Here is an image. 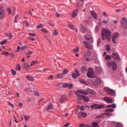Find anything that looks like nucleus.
I'll use <instances>...</instances> for the list:
<instances>
[{
  "label": "nucleus",
  "instance_id": "f257e3e1",
  "mask_svg": "<svg viewBox=\"0 0 127 127\" xmlns=\"http://www.w3.org/2000/svg\"><path fill=\"white\" fill-rule=\"evenodd\" d=\"M111 36H112V32L111 30H110V29L102 28L101 37L103 40L111 41Z\"/></svg>",
  "mask_w": 127,
  "mask_h": 127
},
{
  "label": "nucleus",
  "instance_id": "f03ea898",
  "mask_svg": "<svg viewBox=\"0 0 127 127\" xmlns=\"http://www.w3.org/2000/svg\"><path fill=\"white\" fill-rule=\"evenodd\" d=\"M120 23L122 28H124V29H127V20L126 17H123L121 18Z\"/></svg>",
  "mask_w": 127,
  "mask_h": 127
},
{
  "label": "nucleus",
  "instance_id": "7ed1b4c3",
  "mask_svg": "<svg viewBox=\"0 0 127 127\" xmlns=\"http://www.w3.org/2000/svg\"><path fill=\"white\" fill-rule=\"evenodd\" d=\"M104 91L106 93H108L112 97H115L116 96V92L115 90L111 89L109 87H105Z\"/></svg>",
  "mask_w": 127,
  "mask_h": 127
},
{
  "label": "nucleus",
  "instance_id": "20e7f679",
  "mask_svg": "<svg viewBox=\"0 0 127 127\" xmlns=\"http://www.w3.org/2000/svg\"><path fill=\"white\" fill-rule=\"evenodd\" d=\"M76 93L78 94H82V95H89V92H90V90L89 89H79L77 91H75Z\"/></svg>",
  "mask_w": 127,
  "mask_h": 127
},
{
  "label": "nucleus",
  "instance_id": "39448f33",
  "mask_svg": "<svg viewBox=\"0 0 127 127\" xmlns=\"http://www.w3.org/2000/svg\"><path fill=\"white\" fill-rule=\"evenodd\" d=\"M120 37V34L119 33H114L112 35V42L116 44L117 43V42L118 41V39Z\"/></svg>",
  "mask_w": 127,
  "mask_h": 127
},
{
  "label": "nucleus",
  "instance_id": "423d86ee",
  "mask_svg": "<svg viewBox=\"0 0 127 127\" xmlns=\"http://www.w3.org/2000/svg\"><path fill=\"white\" fill-rule=\"evenodd\" d=\"M91 109H95V110H100V109H104L105 108L104 105H98L97 104H94L91 105Z\"/></svg>",
  "mask_w": 127,
  "mask_h": 127
},
{
  "label": "nucleus",
  "instance_id": "0eeeda50",
  "mask_svg": "<svg viewBox=\"0 0 127 127\" xmlns=\"http://www.w3.org/2000/svg\"><path fill=\"white\" fill-rule=\"evenodd\" d=\"M94 71L92 68L88 69V72L87 73V76L88 78H96L95 76H94Z\"/></svg>",
  "mask_w": 127,
  "mask_h": 127
},
{
  "label": "nucleus",
  "instance_id": "6e6552de",
  "mask_svg": "<svg viewBox=\"0 0 127 127\" xmlns=\"http://www.w3.org/2000/svg\"><path fill=\"white\" fill-rule=\"evenodd\" d=\"M90 56H91L90 52H86L84 54V60H85L87 62H89V61H90V59H89L90 58Z\"/></svg>",
  "mask_w": 127,
  "mask_h": 127
},
{
  "label": "nucleus",
  "instance_id": "1a4fd4ad",
  "mask_svg": "<svg viewBox=\"0 0 127 127\" xmlns=\"http://www.w3.org/2000/svg\"><path fill=\"white\" fill-rule=\"evenodd\" d=\"M67 101V96L66 95H62L60 99H59V102L61 104H63V103H65Z\"/></svg>",
  "mask_w": 127,
  "mask_h": 127
},
{
  "label": "nucleus",
  "instance_id": "9d476101",
  "mask_svg": "<svg viewBox=\"0 0 127 127\" xmlns=\"http://www.w3.org/2000/svg\"><path fill=\"white\" fill-rule=\"evenodd\" d=\"M103 100L104 101H105V102H106L107 104H112V103H113L114 101L112 98L109 97H104Z\"/></svg>",
  "mask_w": 127,
  "mask_h": 127
},
{
  "label": "nucleus",
  "instance_id": "9b49d317",
  "mask_svg": "<svg viewBox=\"0 0 127 127\" xmlns=\"http://www.w3.org/2000/svg\"><path fill=\"white\" fill-rule=\"evenodd\" d=\"M85 39L88 42H93V38L89 34H86L84 36Z\"/></svg>",
  "mask_w": 127,
  "mask_h": 127
},
{
  "label": "nucleus",
  "instance_id": "f8f14e48",
  "mask_svg": "<svg viewBox=\"0 0 127 127\" xmlns=\"http://www.w3.org/2000/svg\"><path fill=\"white\" fill-rule=\"evenodd\" d=\"M3 17H5V11L4 10L0 8V19L3 18Z\"/></svg>",
  "mask_w": 127,
  "mask_h": 127
},
{
  "label": "nucleus",
  "instance_id": "ddd939ff",
  "mask_svg": "<svg viewBox=\"0 0 127 127\" xmlns=\"http://www.w3.org/2000/svg\"><path fill=\"white\" fill-rule=\"evenodd\" d=\"M83 44L85 46V47L87 49H92V47L90 45V44L88 43L87 41H83Z\"/></svg>",
  "mask_w": 127,
  "mask_h": 127
},
{
  "label": "nucleus",
  "instance_id": "4468645a",
  "mask_svg": "<svg viewBox=\"0 0 127 127\" xmlns=\"http://www.w3.org/2000/svg\"><path fill=\"white\" fill-rule=\"evenodd\" d=\"M112 57L113 59H116V60H120V56L117 53H115L112 54Z\"/></svg>",
  "mask_w": 127,
  "mask_h": 127
},
{
  "label": "nucleus",
  "instance_id": "2eb2a0df",
  "mask_svg": "<svg viewBox=\"0 0 127 127\" xmlns=\"http://www.w3.org/2000/svg\"><path fill=\"white\" fill-rule=\"evenodd\" d=\"M77 117L80 119V118H86L87 114L84 112L79 113L77 115Z\"/></svg>",
  "mask_w": 127,
  "mask_h": 127
},
{
  "label": "nucleus",
  "instance_id": "dca6fc26",
  "mask_svg": "<svg viewBox=\"0 0 127 127\" xmlns=\"http://www.w3.org/2000/svg\"><path fill=\"white\" fill-rule=\"evenodd\" d=\"M111 66L112 67V70H113V71H116V70H117L118 68V66L117 65V63L112 61V64L111 65Z\"/></svg>",
  "mask_w": 127,
  "mask_h": 127
},
{
  "label": "nucleus",
  "instance_id": "f3484780",
  "mask_svg": "<svg viewBox=\"0 0 127 127\" xmlns=\"http://www.w3.org/2000/svg\"><path fill=\"white\" fill-rule=\"evenodd\" d=\"M78 12H79V11L78 10V9H76V10H74L71 14L72 17H73V18L74 17H76V16H77V15H78Z\"/></svg>",
  "mask_w": 127,
  "mask_h": 127
},
{
  "label": "nucleus",
  "instance_id": "a211bd4d",
  "mask_svg": "<svg viewBox=\"0 0 127 127\" xmlns=\"http://www.w3.org/2000/svg\"><path fill=\"white\" fill-rule=\"evenodd\" d=\"M74 94L77 96L78 98V101H81V100H82V97L83 98V95H81V94L78 93L77 92H76L75 91H74Z\"/></svg>",
  "mask_w": 127,
  "mask_h": 127
},
{
  "label": "nucleus",
  "instance_id": "6ab92c4d",
  "mask_svg": "<svg viewBox=\"0 0 127 127\" xmlns=\"http://www.w3.org/2000/svg\"><path fill=\"white\" fill-rule=\"evenodd\" d=\"M80 28L82 32H86L87 28L84 26V25H83L82 24L80 25Z\"/></svg>",
  "mask_w": 127,
  "mask_h": 127
},
{
  "label": "nucleus",
  "instance_id": "aec40b11",
  "mask_svg": "<svg viewBox=\"0 0 127 127\" xmlns=\"http://www.w3.org/2000/svg\"><path fill=\"white\" fill-rule=\"evenodd\" d=\"M91 15L96 20H98V15H97V13L95 12H91Z\"/></svg>",
  "mask_w": 127,
  "mask_h": 127
},
{
  "label": "nucleus",
  "instance_id": "412c9836",
  "mask_svg": "<svg viewBox=\"0 0 127 127\" xmlns=\"http://www.w3.org/2000/svg\"><path fill=\"white\" fill-rule=\"evenodd\" d=\"M91 19H92V17L89 16L85 20V23H86L87 24H89V23H90V20H91Z\"/></svg>",
  "mask_w": 127,
  "mask_h": 127
},
{
  "label": "nucleus",
  "instance_id": "4be33fe9",
  "mask_svg": "<svg viewBox=\"0 0 127 127\" xmlns=\"http://www.w3.org/2000/svg\"><path fill=\"white\" fill-rule=\"evenodd\" d=\"M52 109H53V105L52 103H49L46 111H50V110H52Z\"/></svg>",
  "mask_w": 127,
  "mask_h": 127
},
{
  "label": "nucleus",
  "instance_id": "5701e85b",
  "mask_svg": "<svg viewBox=\"0 0 127 127\" xmlns=\"http://www.w3.org/2000/svg\"><path fill=\"white\" fill-rule=\"evenodd\" d=\"M95 82L97 85H101V83H102V81L99 77L96 78Z\"/></svg>",
  "mask_w": 127,
  "mask_h": 127
},
{
  "label": "nucleus",
  "instance_id": "b1692460",
  "mask_svg": "<svg viewBox=\"0 0 127 127\" xmlns=\"http://www.w3.org/2000/svg\"><path fill=\"white\" fill-rule=\"evenodd\" d=\"M23 66L25 68V69H30V65H29L28 63L24 64Z\"/></svg>",
  "mask_w": 127,
  "mask_h": 127
},
{
  "label": "nucleus",
  "instance_id": "393cba45",
  "mask_svg": "<svg viewBox=\"0 0 127 127\" xmlns=\"http://www.w3.org/2000/svg\"><path fill=\"white\" fill-rule=\"evenodd\" d=\"M107 108H113L114 109H115V108H117V105H116V104L115 103L111 105H107Z\"/></svg>",
  "mask_w": 127,
  "mask_h": 127
},
{
  "label": "nucleus",
  "instance_id": "a878e982",
  "mask_svg": "<svg viewBox=\"0 0 127 127\" xmlns=\"http://www.w3.org/2000/svg\"><path fill=\"white\" fill-rule=\"evenodd\" d=\"M26 79H28V81H34V78L32 76H26Z\"/></svg>",
  "mask_w": 127,
  "mask_h": 127
},
{
  "label": "nucleus",
  "instance_id": "bb28decb",
  "mask_svg": "<svg viewBox=\"0 0 127 127\" xmlns=\"http://www.w3.org/2000/svg\"><path fill=\"white\" fill-rule=\"evenodd\" d=\"M82 99L84 101V102H87L90 101V99H89V98L83 95L82 96Z\"/></svg>",
  "mask_w": 127,
  "mask_h": 127
},
{
  "label": "nucleus",
  "instance_id": "cd10ccee",
  "mask_svg": "<svg viewBox=\"0 0 127 127\" xmlns=\"http://www.w3.org/2000/svg\"><path fill=\"white\" fill-rule=\"evenodd\" d=\"M91 125L93 127H99V124H98V122H93Z\"/></svg>",
  "mask_w": 127,
  "mask_h": 127
},
{
  "label": "nucleus",
  "instance_id": "c85d7f7f",
  "mask_svg": "<svg viewBox=\"0 0 127 127\" xmlns=\"http://www.w3.org/2000/svg\"><path fill=\"white\" fill-rule=\"evenodd\" d=\"M2 55H5V56H8V55H10V53L8 52L4 51L1 53Z\"/></svg>",
  "mask_w": 127,
  "mask_h": 127
},
{
  "label": "nucleus",
  "instance_id": "c756f323",
  "mask_svg": "<svg viewBox=\"0 0 127 127\" xmlns=\"http://www.w3.org/2000/svg\"><path fill=\"white\" fill-rule=\"evenodd\" d=\"M115 110L113 109H107L104 110V112H108V113H112V112H114Z\"/></svg>",
  "mask_w": 127,
  "mask_h": 127
},
{
  "label": "nucleus",
  "instance_id": "7c9ffc66",
  "mask_svg": "<svg viewBox=\"0 0 127 127\" xmlns=\"http://www.w3.org/2000/svg\"><path fill=\"white\" fill-rule=\"evenodd\" d=\"M68 72L69 71L68 70V69L64 68L62 74L65 75L66 74H67Z\"/></svg>",
  "mask_w": 127,
  "mask_h": 127
},
{
  "label": "nucleus",
  "instance_id": "2f4dec72",
  "mask_svg": "<svg viewBox=\"0 0 127 127\" xmlns=\"http://www.w3.org/2000/svg\"><path fill=\"white\" fill-rule=\"evenodd\" d=\"M27 48H28V46H24L23 47L21 48V51H24V50H27Z\"/></svg>",
  "mask_w": 127,
  "mask_h": 127
},
{
  "label": "nucleus",
  "instance_id": "473e14b6",
  "mask_svg": "<svg viewBox=\"0 0 127 127\" xmlns=\"http://www.w3.org/2000/svg\"><path fill=\"white\" fill-rule=\"evenodd\" d=\"M21 67L20 66V64H17L16 66V70L17 71H20V69H21Z\"/></svg>",
  "mask_w": 127,
  "mask_h": 127
},
{
  "label": "nucleus",
  "instance_id": "72a5a7b5",
  "mask_svg": "<svg viewBox=\"0 0 127 127\" xmlns=\"http://www.w3.org/2000/svg\"><path fill=\"white\" fill-rule=\"evenodd\" d=\"M112 63L111 62H108L106 63V65L107 67H109V68H111L112 67Z\"/></svg>",
  "mask_w": 127,
  "mask_h": 127
},
{
  "label": "nucleus",
  "instance_id": "f704fd0d",
  "mask_svg": "<svg viewBox=\"0 0 127 127\" xmlns=\"http://www.w3.org/2000/svg\"><path fill=\"white\" fill-rule=\"evenodd\" d=\"M25 122H28V120L30 119V117L29 116H24Z\"/></svg>",
  "mask_w": 127,
  "mask_h": 127
},
{
  "label": "nucleus",
  "instance_id": "c9c22d12",
  "mask_svg": "<svg viewBox=\"0 0 127 127\" xmlns=\"http://www.w3.org/2000/svg\"><path fill=\"white\" fill-rule=\"evenodd\" d=\"M75 73L77 77H80V73L79 72V70H78V69H75Z\"/></svg>",
  "mask_w": 127,
  "mask_h": 127
},
{
  "label": "nucleus",
  "instance_id": "e433bc0d",
  "mask_svg": "<svg viewBox=\"0 0 127 127\" xmlns=\"http://www.w3.org/2000/svg\"><path fill=\"white\" fill-rule=\"evenodd\" d=\"M112 59V58H111V56L110 55H106L105 56V60L107 61V60H111Z\"/></svg>",
  "mask_w": 127,
  "mask_h": 127
},
{
  "label": "nucleus",
  "instance_id": "4c0bfd02",
  "mask_svg": "<svg viewBox=\"0 0 127 127\" xmlns=\"http://www.w3.org/2000/svg\"><path fill=\"white\" fill-rule=\"evenodd\" d=\"M36 28H38V29H40V28H43V25H42V24H39L37 26Z\"/></svg>",
  "mask_w": 127,
  "mask_h": 127
},
{
  "label": "nucleus",
  "instance_id": "58836bf2",
  "mask_svg": "<svg viewBox=\"0 0 127 127\" xmlns=\"http://www.w3.org/2000/svg\"><path fill=\"white\" fill-rule=\"evenodd\" d=\"M37 62H38V61H33L31 63V64H30V66H34V65H35V64H36V63H37Z\"/></svg>",
  "mask_w": 127,
  "mask_h": 127
},
{
  "label": "nucleus",
  "instance_id": "ea45409f",
  "mask_svg": "<svg viewBox=\"0 0 127 127\" xmlns=\"http://www.w3.org/2000/svg\"><path fill=\"white\" fill-rule=\"evenodd\" d=\"M7 42V40H4V41H1L0 44H1V45H4V44H5V43H6Z\"/></svg>",
  "mask_w": 127,
  "mask_h": 127
},
{
  "label": "nucleus",
  "instance_id": "a19ab883",
  "mask_svg": "<svg viewBox=\"0 0 127 127\" xmlns=\"http://www.w3.org/2000/svg\"><path fill=\"white\" fill-rule=\"evenodd\" d=\"M11 74L13 75V76H15V75H16V71L14 70V69H11Z\"/></svg>",
  "mask_w": 127,
  "mask_h": 127
},
{
  "label": "nucleus",
  "instance_id": "79ce46f5",
  "mask_svg": "<svg viewBox=\"0 0 127 127\" xmlns=\"http://www.w3.org/2000/svg\"><path fill=\"white\" fill-rule=\"evenodd\" d=\"M106 50L108 52L111 51V48L110 47V45H107L106 46Z\"/></svg>",
  "mask_w": 127,
  "mask_h": 127
},
{
  "label": "nucleus",
  "instance_id": "37998d69",
  "mask_svg": "<svg viewBox=\"0 0 127 127\" xmlns=\"http://www.w3.org/2000/svg\"><path fill=\"white\" fill-rule=\"evenodd\" d=\"M42 31L43 32V33H47L48 32V30L47 29L44 28L41 29Z\"/></svg>",
  "mask_w": 127,
  "mask_h": 127
},
{
  "label": "nucleus",
  "instance_id": "c03bdc74",
  "mask_svg": "<svg viewBox=\"0 0 127 127\" xmlns=\"http://www.w3.org/2000/svg\"><path fill=\"white\" fill-rule=\"evenodd\" d=\"M63 88H67L68 87V83H65L62 85Z\"/></svg>",
  "mask_w": 127,
  "mask_h": 127
},
{
  "label": "nucleus",
  "instance_id": "a18cd8bd",
  "mask_svg": "<svg viewBox=\"0 0 127 127\" xmlns=\"http://www.w3.org/2000/svg\"><path fill=\"white\" fill-rule=\"evenodd\" d=\"M67 27H68V28H69L70 29L74 30V26H73V25H67Z\"/></svg>",
  "mask_w": 127,
  "mask_h": 127
},
{
  "label": "nucleus",
  "instance_id": "49530a36",
  "mask_svg": "<svg viewBox=\"0 0 127 127\" xmlns=\"http://www.w3.org/2000/svg\"><path fill=\"white\" fill-rule=\"evenodd\" d=\"M72 51L74 53H76V52H79V48H75L72 50Z\"/></svg>",
  "mask_w": 127,
  "mask_h": 127
},
{
  "label": "nucleus",
  "instance_id": "de8ad7c7",
  "mask_svg": "<svg viewBox=\"0 0 127 127\" xmlns=\"http://www.w3.org/2000/svg\"><path fill=\"white\" fill-rule=\"evenodd\" d=\"M58 78H60V79H62L63 78V74L62 73H59L58 74Z\"/></svg>",
  "mask_w": 127,
  "mask_h": 127
},
{
  "label": "nucleus",
  "instance_id": "09e8293b",
  "mask_svg": "<svg viewBox=\"0 0 127 127\" xmlns=\"http://www.w3.org/2000/svg\"><path fill=\"white\" fill-rule=\"evenodd\" d=\"M53 35L55 36H57L58 35V32L56 30H54V32L53 33Z\"/></svg>",
  "mask_w": 127,
  "mask_h": 127
},
{
  "label": "nucleus",
  "instance_id": "8fccbe9b",
  "mask_svg": "<svg viewBox=\"0 0 127 127\" xmlns=\"http://www.w3.org/2000/svg\"><path fill=\"white\" fill-rule=\"evenodd\" d=\"M67 87L68 89H72L73 88V84H72V83H69L68 84Z\"/></svg>",
  "mask_w": 127,
  "mask_h": 127
},
{
  "label": "nucleus",
  "instance_id": "3c124183",
  "mask_svg": "<svg viewBox=\"0 0 127 127\" xmlns=\"http://www.w3.org/2000/svg\"><path fill=\"white\" fill-rule=\"evenodd\" d=\"M104 117L103 115L101 114L100 116L95 117V119H102Z\"/></svg>",
  "mask_w": 127,
  "mask_h": 127
},
{
  "label": "nucleus",
  "instance_id": "603ef678",
  "mask_svg": "<svg viewBox=\"0 0 127 127\" xmlns=\"http://www.w3.org/2000/svg\"><path fill=\"white\" fill-rule=\"evenodd\" d=\"M71 76L74 79H76V78H77V75H76L74 73H72Z\"/></svg>",
  "mask_w": 127,
  "mask_h": 127
},
{
  "label": "nucleus",
  "instance_id": "864d4df0",
  "mask_svg": "<svg viewBox=\"0 0 127 127\" xmlns=\"http://www.w3.org/2000/svg\"><path fill=\"white\" fill-rule=\"evenodd\" d=\"M24 23L26 25V26H29V23H28V21H27V20L24 21Z\"/></svg>",
  "mask_w": 127,
  "mask_h": 127
},
{
  "label": "nucleus",
  "instance_id": "5fc2aeb1",
  "mask_svg": "<svg viewBox=\"0 0 127 127\" xmlns=\"http://www.w3.org/2000/svg\"><path fill=\"white\" fill-rule=\"evenodd\" d=\"M29 35H30L31 36H36V34L35 33H29Z\"/></svg>",
  "mask_w": 127,
  "mask_h": 127
},
{
  "label": "nucleus",
  "instance_id": "6e6d98bb",
  "mask_svg": "<svg viewBox=\"0 0 127 127\" xmlns=\"http://www.w3.org/2000/svg\"><path fill=\"white\" fill-rule=\"evenodd\" d=\"M101 44V39H99L97 41V45L99 46Z\"/></svg>",
  "mask_w": 127,
  "mask_h": 127
},
{
  "label": "nucleus",
  "instance_id": "4d7b16f0",
  "mask_svg": "<svg viewBox=\"0 0 127 127\" xmlns=\"http://www.w3.org/2000/svg\"><path fill=\"white\" fill-rule=\"evenodd\" d=\"M70 126V123H67L66 124L63 126V127H68Z\"/></svg>",
  "mask_w": 127,
  "mask_h": 127
},
{
  "label": "nucleus",
  "instance_id": "13d9d810",
  "mask_svg": "<svg viewBox=\"0 0 127 127\" xmlns=\"http://www.w3.org/2000/svg\"><path fill=\"white\" fill-rule=\"evenodd\" d=\"M10 55H11V56H10V57H11V58L12 57V58H13L15 57V54H13V53H11V54H10Z\"/></svg>",
  "mask_w": 127,
  "mask_h": 127
},
{
  "label": "nucleus",
  "instance_id": "bf43d9fd",
  "mask_svg": "<svg viewBox=\"0 0 127 127\" xmlns=\"http://www.w3.org/2000/svg\"><path fill=\"white\" fill-rule=\"evenodd\" d=\"M79 127H86V124H80L79 126Z\"/></svg>",
  "mask_w": 127,
  "mask_h": 127
},
{
  "label": "nucleus",
  "instance_id": "052dcab7",
  "mask_svg": "<svg viewBox=\"0 0 127 127\" xmlns=\"http://www.w3.org/2000/svg\"><path fill=\"white\" fill-rule=\"evenodd\" d=\"M85 108H84V106L83 105H81L80 108V111H84Z\"/></svg>",
  "mask_w": 127,
  "mask_h": 127
},
{
  "label": "nucleus",
  "instance_id": "680f3d73",
  "mask_svg": "<svg viewBox=\"0 0 127 127\" xmlns=\"http://www.w3.org/2000/svg\"><path fill=\"white\" fill-rule=\"evenodd\" d=\"M7 10L8 11V13H9V14H10L11 12V10H10V8H8L7 9Z\"/></svg>",
  "mask_w": 127,
  "mask_h": 127
},
{
  "label": "nucleus",
  "instance_id": "e2e57ef3",
  "mask_svg": "<svg viewBox=\"0 0 127 127\" xmlns=\"http://www.w3.org/2000/svg\"><path fill=\"white\" fill-rule=\"evenodd\" d=\"M103 14L105 17H108V14H107V13H106V12H103Z\"/></svg>",
  "mask_w": 127,
  "mask_h": 127
},
{
  "label": "nucleus",
  "instance_id": "0e129e2a",
  "mask_svg": "<svg viewBox=\"0 0 127 127\" xmlns=\"http://www.w3.org/2000/svg\"><path fill=\"white\" fill-rule=\"evenodd\" d=\"M103 24L106 25V24H108V21L106 20H103Z\"/></svg>",
  "mask_w": 127,
  "mask_h": 127
},
{
  "label": "nucleus",
  "instance_id": "69168bd1",
  "mask_svg": "<svg viewBox=\"0 0 127 127\" xmlns=\"http://www.w3.org/2000/svg\"><path fill=\"white\" fill-rule=\"evenodd\" d=\"M34 94L35 96H39V93H38L36 91H34Z\"/></svg>",
  "mask_w": 127,
  "mask_h": 127
},
{
  "label": "nucleus",
  "instance_id": "338daca9",
  "mask_svg": "<svg viewBox=\"0 0 127 127\" xmlns=\"http://www.w3.org/2000/svg\"><path fill=\"white\" fill-rule=\"evenodd\" d=\"M9 39H11V38H12V35L11 34V33L9 34Z\"/></svg>",
  "mask_w": 127,
  "mask_h": 127
},
{
  "label": "nucleus",
  "instance_id": "774afa93",
  "mask_svg": "<svg viewBox=\"0 0 127 127\" xmlns=\"http://www.w3.org/2000/svg\"><path fill=\"white\" fill-rule=\"evenodd\" d=\"M116 127H122V126H121V124H120L119 123H118L116 125Z\"/></svg>",
  "mask_w": 127,
  "mask_h": 127
}]
</instances>
